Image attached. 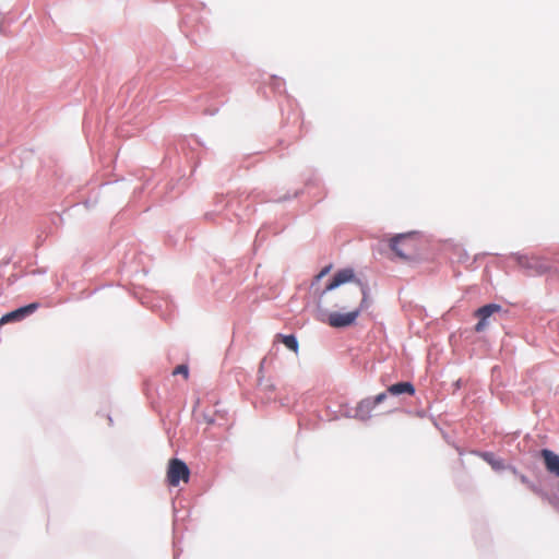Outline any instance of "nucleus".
<instances>
[{"mask_svg":"<svg viewBox=\"0 0 559 559\" xmlns=\"http://www.w3.org/2000/svg\"><path fill=\"white\" fill-rule=\"evenodd\" d=\"M347 302L345 300H342L341 302H335L334 307L345 308Z\"/></svg>","mask_w":559,"mask_h":559,"instance_id":"4468645a","label":"nucleus"},{"mask_svg":"<svg viewBox=\"0 0 559 559\" xmlns=\"http://www.w3.org/2000/svg\"><path fill=\"white\" fill-rule=\"evenodd\" d=\"M190 469L187 464L179 459H170L167 466L166 478L170 486L177 487L182 480L188 483Z\"/></svg>","mask_w":559,"mask_h":559,"instance_id":"7ed1b4c3","label":"nucleus"},{"mask_svg":"<svg viewBox=\"0 0 559 559\" xmlns=\"http://www.w3.org/2000/svg\"><path fill=\"white\" fill-rule=\"evenodd\" d=\"M331 270V265L324 267L317 276H316V280L319 281L321 280L323 276H325Z\"/></svg>","mask_w":559,"mask_h":559,"instance_id":"ddd939ff","label":"nucleus"},{"mask_svg":"<svg viewBox=\"0 0 559 559\" xmlns=\"http://www.w3.org/2000/svg\"><path fill=\"white\" fill-rule=\"evenodd\" d=\"M484 459L492 466L495 469H502L504 467L503 462L500 460H495L490 453H485Z\"/></svg>","mask_w":559,"mask_h":559,"instance_id":"9b49d317","label":"nucleus"},{"mask_svg":"<svg viewBox=\"0 0 559 559\" xmlns=\"http://www.w3.org/2000/svg\"><path fill=\"white\" fill-rule=\"evenodd\" d=\"M544 461L546 471L559 478V455L549 449H543L539 452Z\"/></svg>","mask_w":559,"mask_h":559,"instance_id":"0eeeda50","label":"nucleus"},{"mask_svg":"<svg viewBox=\"0 0 559 559\" xmlns=\"http://www.w3.org/2000/svg\"><path fill=\"white\" fill-rule=\"evenodd\" d=\"M173 374L176 376V374H182L185 377V379H188V376H189V369H188V366L187 365H179L177 366L174 371H173Z\"/></svg>","mask_w":559,"mask_h":559,"instance_id":"f8f14e48","label":"nucleus"},{"mask_svg":"<svg viewBox=\"0 0 559 559\" xmlns=\"http://www.w3.org/2000/svg\"><path fill=\"white\" fill-rule=\"evenodd\" d=\"M390 248L402 259H409L417 249L416 234H400L391 238Z\"/></svg>","mask_w":559,"mask_h":559,"instance_id":"f03ea898","label":"nucleus"},{"mask_svg":"<svg viewBox=\"0 0 559 559\" xmlns=\"http://www.w3.org/2000/svg\"><path fill=\"white\" fill-rule=\"evenodd\" d=\"M521 266L528 270V275H540L549 270V265L540 258L523 257L519 259Z\"/></svg>","mask_w":559,"mask_h":559,"instance_id":"20e7f679","label":"nucleus"},{"mask_svg":"<svg viewBox=\"0 0 559 559\" xmlns=\"http://www.w3.org/2000/svg\"><path fill=\"white\" fill-rule=\"evenodd\" d=\"M349 282H356V284L358 285L359 294L361 295V300L359 302V306L350 311H347L345 313L337 311L329 313L324 322L332 328L341 329L353 325L356 322L357 318L360 316V313L367 310L371 305L368 288L366 287V285L361 283V281L356 280L355 272L353 269H342L337 271L334 274L332 281L325 286V288L321 293L320 298L324 297L329 292Z\"/></svg>","mask_w":559,"mask_h":559,"instance_id":"f257e3e1","label":"nucleus"},{"mask_svg":"<svg viewBox=\"0 0 559 559\" xmlns=\"http://www.w3.org/2000/svg\"><path fill=\"white\" fill-rule=\"evenodd\" d=\"M276 338L281 340V342L290 350L297 353L298 352V342L294 335H282L277 334Z\"/></svg>","mask_w":559,"mask_h":559,"instance_id":"9d476101","label":"nucleus"},{"mask_svg":"<svg viewBox=\"0 0 559 559\" xmlns=\"http://www.w3.org/2000/svg\"><path fill=\"white\" fill-rule=\"evenodd\" d=\"M386 399V393L385 392H382V393H379L378 395H376L374 397H369V399H366L364 401H361L358 406H357V415L362 418V419H366L369 417L370 415V412L377 406L379 405L380 403H382L384 400Z\"/></svg>","mask_w":559,"mask_h":559,"instance_id":"39448f33","label":"nucleus"},{"mask_svg":"<svg viewBox=\"0 0 559 559\" xmlns=\"http://www.w3.org/2000/svg\"><path fill=\"white\" fill-rule=\"evenodd\" d=\"M388 393L392 395L400 394H408L413 395L415 393V388L411 382H399L390 385L386 390Z\"/></svg>","mask_w":559,"mask_h":559,"instance_id":"1a4fd4ad","label":"nucleus"},{"mask_svg":"<svg viewBox=\"0 0 559 559\" xmlns=\"http://www.w3.org/2000/svg\"><path fill=\"white\" fill-rule=\"evenodd\" d=\"M501 310V306L497 304H489L480 307L476 311V316L479 318L478 323L475 325L476 332H481L486 328V320L493 314L495 312H499Z\"/></svg>","mask_w":559,"mask_h":559,"instance_id":"6e6552de","label":"nucleus"},{"mask_svg":"<svg viewBox=\"0 0 559 559\" xmlns=\"http://www.w3.org/2000/svg\"><path fill=\"white\" fill-rule=\"evenodd\" d=\"M37 308H38V304L33 302V304H29L27 306L21 307V308L16 309V310H13V311L4 314L0 319V325L7 324V323H10V322H14V321H21L26 316L33 313Z\"/></svg>","mask_w":559,"mask_h":559,"instance_id":"423d86ee","label":"nucleus"}]
</instances>
